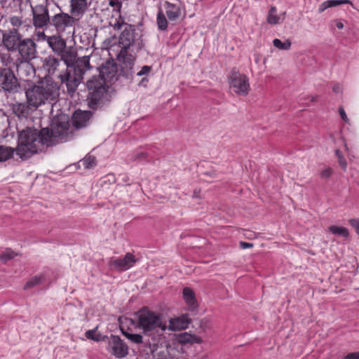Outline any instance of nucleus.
<instances>
[{
  "instance_id": "ea45409f",
  "label": "nucleus",
  "mask_w": 359,
  "mask_h": 359,
  "mask_svg": "<svg viewBox=\"0 0 359 359\" xmlns=\"http://www.w3.org/2000/svg\"><path fill=\"white\" fill-rule=\"evenodd\" d=\"M109 4L114 8V11H120L121 8V2L120 0H109Z\"/></svg>"
},
{
  "instance_id": "473e14b6",
  "label": "nucleus",
  "mask_w": 359,
  "mask_h": 359,
  "mask_svg": "<svg viewBox=\"0 0 359 359\" xmlns=\"http://www.w3.org/2000/svg\"><path fill=\"white\" fill-rule=\"evenodd\" d=\"M273 46L280 50H289L291 46V41L287 39L285 42H282L278 39H275L273 41Z\"/></svg>"
},
{
  "instance_id": "bb28decb",
  "label": "nucleus",
  "mask_w": 359,
  "mask_h": 359,
  "mask_svg": "<svg viewBox=\"0 0 359 359\" xmlns=\"http://www.w3.org/2000/svg\"><path fill=\"white\" fill-rule=\"evenodd\" d=\"M16 149L4 145H0V162H4L11 158Z\"/></svg>"
},
{
  "instance_id": "603ef678",
  "label": "nucleus",
  "mask_w": 359,
  "mask_h": 359,
  "mask_svg": "<svg viewBox=\"0 0 359 359\" xmlns=\"http://www.w3.org/2000/svg\"><path fill=\"white\" fill-rule=\"evenodd\" d=\"M113 27H114V29L118 30L122 27V25L119 22H117L116 23H115L113 25Z\"/></svg>"
},
{
  "instance_id": "2f4dec72",
  "label": "nucleus",
  "mask_w": 359,
  "mask_h": 359,
  "mask_svg": "<svg viewBox=\"0 0 359 359\" xmlns=\"http://www.w3.org/2000/svg\"><path fill=\"white\" fill-rule=\"evenodd\" d=\"M157 25L161 30H165L168 27L167 20L162 11H159L157 15Z\"/></svg>"
},
{
  "instance_id": "37998d69",
  "label": "nucleus",
  "mask_w": 359,
  "mask_h": 359,
  "mask_svg": "<svg viewBox=\"0 0 359 359\" xmlns=\"http://www.w3.org/2000/svg\"><path fill=\"white\" fill-rule=\"evenodd\" d=\"M332 172H333V170L332 168H327L321 172V174H320L321 177L329 178L331 176V175L332 174Z\"/></svg>"
},
{
  "instance_id": "c756f323",
  "label": "nucleus",
  "mask_w": 359,
  "mask_h": 359,
  "mask_svg": "<svg viewBox=\"0 0 359 359\" xmlns=\"http://www.w3.org/2000/svg\"><path fill=\"white\" fill-rule=\"evenodd\" d=\"M168 347L165 348H156L152 351L154 359H168Z\"/></svg>"
},
{
  "instance_id": "c03bdc74",
  "label": "nucleus",
  "mask_w": 359,
  "mask_h": 359,
  "mask_svg": "<svg viewBox=\"0 0 359 359\" xmlns=\"http://www.w3.org/2000/svg\"><path fill=\"white\" fill-rule=\"evenodd\" d=\"M97 328L96 327L93 330H88L85 334L86 337L89 339L93 340L94 336H95V334L97 332Z\"/></svg>"
},
{
  "instance_id": "3c124183",
  "label": "nucleus",
  "mask_w": 359,
  "mask_h": 359,
  "mask_svg": "<svg viewBox=\"0 0 359 359\" xmlns=\"http://www.w3.org/2000/svg\"><path fill=\"white\" fill-rule=\"evenodd\" d=\"M146 156H147V154L144 153V152L138 153L136 155V157H135V160L140 159V158H144Z\"/></svg>"
},
{
  "instance_id": "09e8293b",
  "label": "nucleus",
  "mask_w": 359,
  "mask_h": 359,
  "mask_svg": "<svg viewBox=\"0 0 359 359\" xmlns=\"http://www.w3.org/2000/svg\"><path fill=\"white\" fill-rule=\"evenodd\" d=\"M339 114H340L341 118L343 119V121H344L346 123L348 121V118L346 114V112H345L344 108L341 107L339 108Z\"/></svg>"
},
{
  "instance_id": "c9c22d12",
  "label": "nucleus",
  "mask_w": 359,
  "mask_h": 359,
  "mask_svg": "<svg viewBox=\"0 0 359 359\" xmlns=\"http://www.w3.org/2000/svg\"><path fill=\"white\" fill-rule=\"evenodd\" d=\"M42 276H34L32 279H30L29 281L26 283V284L24 286L25 290H27L29 288H32L36 285H39L41 283Z\"/></svg>"
},
{
  "instance_id": "49530a36",
  "label": "nucleus",
  "mask_w": 359,
  "mask_h": 359,
  "mask_svg": "<svg viewBox=\"0 0 359 359\" xmlns=\"http://www.w3.org/2000/svg\"><path fill=\"white\" fill-rule=\"evenodd\" d=\"M239 246L242 249H246V248H252L254 246V245H253V243H247V242H244V241H241L239 243Z\"/></svg>"
},
{
  "instance_id": "79ce46f5",
  "label": "nucleus",
  "mask_w": 359,
  "mask_h": 359,
  "mask_svg": "<svg viewBox=\"0 0 359 359\" xmlns=\"http://www.w3.org/2000/svg\"><path fill=\"white\" fill-rule=\"evenodd\" d=\"M10 22L15 27H20L22 25L21 19L17 16L11 18Z\"/></svg>"
},
{
  "instance_id": "7ed1b4c3",
  "label": "nucleus",
  "mask_w": 359,
  "mask_h": 359,
  "mask_svg": "<svg viewBox=\"0 0 359 359\" xmlns=\"http://www.w3.org/2000/svg\"><path fill=\"white\" fill-rule=\"evenodd\" d=\"M89 68L88 57H83L77 61L74 67H67L65 71L58 76L62 85L66 86L67 93L71 97H74L78 86L83 81V74Z\"/></svg>"
},
{
  "instance_id": "412c9836",
  "label": "nucleus",
  "mask_w": 359,
  "mask_h": 359,
  "mask_svg": "<svg viewBox=\"0 0 359 359\" xmlns=\"http://www.w3.org/2000/svg\"><path fill=\"white\" fill-rule=\"evenodd\" d=\"M61 61L53 55H48L43 60V66L49 74H54Z\"/></svg>"
},
{
  "instance_id": "b1692460",
  "label": "nucleus",
  "mask_w": 359,
  "mask_h": 359,
  "mask_svg": "<svg viewBox=\"0 0 359 359\" xmlns=\"http://www.w3.org/2000/svg\"><path fill=\"white\" fill-rule=\"evenodd\" d=\"M118 57L123 62L122 66H125L126 68H133L135 57L130 53V49L126 50V52H123V49H121L118 54Z\"/></svg>"
},
{
  "instance_id": "4468645a",
  "label": "nucleus",
  "mask_w": 359,
  "mask_h": 359,
  "mask_svg": "<svg viewBox=\"0 0 359 359\" xmlns=\"http://www.w3.org/2000/svg\"><path fill=\"white\" fill-rule=\"evenodd\" d=\"M109 346L116 358H121L128 354V346L118 336L114 334L110 336Z\"/></svg>"
},
{
  "instance_id": "0eeeda50",
  "label": "nucleus",
  "mask_w": 359,
  "mask_h": 359,
  "mask_svg": "<svg viewBox=\"0 0 359 359\" xmlns=\"http://www.w3.org/2000/svg\"><path fill=\"white\" fill-rule=\"evenodd\" d=\"M75 19L73 15L60 12L51 17L50 27H53L56 34H70L74 29Z\"/></svg>"
},
{
  "instance_id": "58836bf2",
  "label": "nucleus",
  "mask_w": 359,
  "mask_h": 359,
  "mask_svg": "<svg viewBox=\"0 0 359 359\" xmlns=\"http://www.w3.org/2000/svg\"><path fill=\"white\" fill-rule=\"evenodd\" d=\"M152 70L151 66L145 65L143 66L140 71H139L136 75L137 76H147L150 74Z\"/></svg>"
},
{
  "instance_id": "423d86ee",
  "label": "nucleus",
  "mask_w": 359,
  "mask_h": 359,
  "mask_svg": "<svg viewBox=\"0 0 359 359\" xmlns=\"http://www.w3.org/2000/svg\"><path fill=\"white\" fill-rule=\"evenodd\" d=\"M229 87L238 95L246 96L248 95L250 87L249 79L246 75L241 74L233 68L228 76Z\"/></svg>"
},
{
  "instance_id": "a18cd8bd",
  "label": "nucleus",
  "mask_w": 359,
  "mask_h": 359,
  "mask_svg": "<svg viewBox=\"0 0 359 359\" xmlns=\"http://www.w3.org/2000/svg\"><path fill=\"white\" fill-rule=\"evenodd\" d=\"M344 359H359V352H353L346 355Z\"/></svg>"
},
{
  "instance_id": "aec40b11",
  "label": "nucleus",
  "mask_w": 359,
  "mask_h": 359,
  "mask_svg": "<svg viewBox=\"0 0 359 359\" xmlns=\"http://www.w3.org/2000/svg\"><path fill=\"white\" fill-rule=\"evenodd\" d=\"M88 8L87 0H71L70 13L72 15H82Z\"/></svg>"
},
{
  "instance_id": "4c0bfd02",
  "label": "nucleus",
  "mask_w": 359,
  "mask_h": 359,
  "mask_svg": "<svg viewBox=\"0 0 359 359\" xmlns=\"http://www.w3.org/2000/svg\"><path fill=\"white\" fill-rule=\"evenodd\" d=\"M123 334L130 341L135 344H141L142 342V337L139 334H130L128 332H123Z\"/></svg>"
},
{
  "instance_id": "6e6d98bb",
  "label": "nucleus",
  "mask_w": 359,
  "mask_h": 359,
  "mask_svg": "<svg viewBox=\"0 0 359 359\" xmlns=\"http://www.w3.org/2000/svg\"><path fill=\"white\" fill-rule=\"evenodd\" d=\"M144 81H148L146 77H144L142 78V81H141V83H143Z\"/></svg>"
},
{
  "instance_id": "f03ea898",
  "label": "nucleus",
  "mask_w": 359,
  "mask_h": 359,
  "mask_svg": "<svg viewBox=\"0 0 359 359\" xmlns=\"http://www.w3.org/2000/svg\"><path fill=\"white\" fill-rule=\"evenodd\" d=\"M27 104L34 109L52 104L59 97V87L52 79H43L35 84H28L25 89Z\"/></svg>"
},
{
  "instance_id": "f704fd0d",
  "label": "nucleus",
  "mask_w": 359,
  "mask_h": 359,
  "mask_svg": "<svg viewBox=\"0 0 359 359\" xmlns=\"http://www.w3.org/2000/svg\"><path fill=\"white\" fill-rule=\"evenodd\" d=\"M17 254L15 253L11 249H6L0 255V260L6 262L8 260L13 259Z\"/></svg>"
},
{
  "instance_id": "dca6fc26",
  "label": "nucleus",
  "mask_w": 359,
  "mask_h": 359,
  "mask_svg": "<svg viewBox=\"0 0 359 359\" xmlns=\"http://www.w3.org/2000/svg\"><path fill=\"white\" fill-rule=\"evenodd\" d=\"M92 116V113L88 111H76L73 115L72 118V126L69 123V128L72 130V135H74V129H80L86 127L90 118Z\"/></svg>"
},
{
  "instance_id": "cd10ccee",
  "label": "nucleus",
  "mask_w": 359,
  "mask_h": 359,
  "mask_svg": "<svg viewBox=\"0 0 359 359\" xmlns=\"http://www.w3.org/2000/svg\"><path fill=\"white\" fill-rule=\"evenodd\" d=\"M328 230L333 234L341 236L345 238H347L349 236L348 230L343 226L332 225L328 227Z\"/></svg>"
},
{
  "instance_id": "9d476101",
  "label": "nucleus",
  "mask_w": 359,
  "mask_h": 359,
  "mask_svg": "<svg viewBox=\"0 0 359 359\" xmlns=\"http://www.w3.org/2000/svg\"><path fill=\"white\" fill-rule=\"evenodd\" d=\"M137 35L135 26L126 25L124 29L120 34L118 41L121 49H123V52H126L127 49H130L131 47L135 45Z\"/></svg>"
},
{
  "instance_id": "7c9ffc66",
  "label": "nucleus",
  "mask_w": 359,
  "mask_h": 359,
  "mask_svg": "<svg viewBox=\"0 0 359 359\" xmlns=\"http://www.w3.org/2000/svg\"><path fill=\"white\" fill-rule=\"evenodd\" d=\"M166 15L170 20H175L179 17V10L176 6L169 5L166 9Z\"/></svg>"
},
{
  "instance_id": "393cba45",
  "label": "nucleus",
  "mask_w": 359,
  "mask_h": 359,
  "mask_svg": "<svg viewBox=\"0 0 359 359\" xmlns=\"http://www.w3.org/2000/svg\"><path fill=\"white\" fill-rule=\"evenodd\" d=\"M29 107L27 103H16L13 104L12 111L13 114L19 118H25L29 114Z\"/></svg>"
},
{
  "instance_id": "8fccbe9b",
  "label": "nucleus",
  "mask_w": 359,
  "mask_h": 359,
  "mask_svg": "<svg viewBox=\"0 0 359 359\" xmlns=\"http://www.w3.org/2000/svg\"><path fill=\"white\" fill-rule=\"evenodd\" d=\"M37 36L39 37V39L43 40V41H46L47 42V39L48 38L49 36L46 35L44 32H39L37 33Z\"/></svg>"
},
{
  "instance_id": "4d7b16f0",
  "label": "nucleus",
  "mask_w": 359,
  "mask_h": 359,
  "mask_svg": "<svg viewBox=\"0 0 359 359\" xmlns=\"http://www.w3.org/2000/svg\"><path fill=\"white\" fill-rule=\"evenodd\" d=\"M338 88H339L338 87H337V88H334V89H333V90H334L335 92H337Z\"/></svg>"
},
{
  "instance_id": "6e6552de",
  "label": "nucleus",
  "mask_w": 359,
  "mask_h": 359,
  "mask_svg": "<svg viewBox=\"0 0 359 359\" xmlns=\"http://www.w3.org/2000/svg\"><path fill=\"white\" fill-rule=\"evenodd\" d=\"M32 13V23L36 29H47L50 27L51 17L47 7V1L43 4L31 6Z\"/></svg>"
},
{
  "instance_id": "de8ad7c7",
  "label": "nucleus",
  "mask_w": 359,
  "mask_h": 359,
  "mask_svg": "<svg viewBox=\"0 0 359 359\" xmlns=\"http://www.w3.org/2000/svg\"><path fill=\"white\" fill-rule=\"evenodd\" d=\"M106 339H107V336L102 335L100 333L95 334V336H94L93 341H104Z\"/></svg>"
},
{
  "instance_id": "4be33fe9",
  "label": "nucleus",
  "mask_w": 359,
  "mask_h": 359,
  "mask_svg": "<svg viewBox=\"0 0 359 359\" xmlns=\"http://www.w3.org/2000/svg\"><path fill=\"white\" fill-rule=\"evenodd\" d=\"M182 293L184 299L187 304L189 310H195L197 308L198 304L194 291L189 287H184Z\"/></svg>"
},
{
  "instance_id": "864d4df0",
  "label": "nucleus",
  "mask_w": 359,
  "mask_h": 359,
  "mask_svg": "<svg viewBox=\"0 0 359 359\" xmlns=\"http://www.w3.org/2000/svg\"><path fill=\"white\" fill-rule=\"evenodd\" d=\"M200 191L195 190L193 194V197L199 198H200Z\"/></svg>"
},
{
  "instance_id": "6ab92c4d",
  "label": "nucleus",
  "mask_w": 359,
  "mask_h": 359,
  "mask_svg": "<svg viewBox=\"0 0 359 359\" xmlns=\"http://www.w3.org/2000/svg\"><path fill=\"white\" fill-rule=\"evenodd\" d=\"M191 320L187 316L184 315L180 318L175 319H170L168 327V330L172 331L184 330L188 327V325L191 323Z\"/></svg>"
},
{
  "instance_id": "f8f14e48",
  "label": "nucleus",
  "mask_w": 359,
  "mask_h": 359,
  "mask_svg": "<svg viewBox=\"0 0 359 359\" xmlns=\"http://www.w3.org/2000/svg\"><path fill=\"white\" fill-rule=\"evenodd\" d=\"M17 51L23 60L29 61L36 57V44L29 38L23 39L18 46Z\"/></svg>"
},
{
  "instance_id": "20e7f679",
  "label": "nucleus",
  "mask_w": 359,
  "mask_h": 359,
  "mask_svg": "<svg viewBox=\"0 0 359 359\" xmlns=\"http://www.w3.org/2000/svg\"><path fill=\"white\" fill-rule=\"evenodd\" d=\"M86 85L89 91L87 100L91 109H97L109 100L108 86L102 79L94 76Z\"/></svg>"
},
{
  "instance_id": "5701e85b",
  "label": "nucleus",
  "mask_w": 359,
  "mask_h": 359,
  "mask_svg": "<svg viewBox=\"0 0 359 359\" xmlns=\"http://www.w3.org/2000/svg\"><path fill=\"white\" fill-rule=\"evenodd\" d=\"M177 341L179 343L184 344H201L202 339L195 334H191L188 332H182L177 335Z\"/></svg>"
},
{
  "instance_id": "f3484780",
  "label": "nucleus",
  "mask_w": 359,
  "mask_h": 359,
  "mask_svg": "<svg viewBox=\"0 0 359 359\" xmlns=\"http://www.w3.org/2000/svg\"><path fill=\"white\" fill-rule=\"evenodd\" d=\"M47 43L53 52L57 55V54L62 53L67 46L66 41L62 37V34H55L48 36Z\"/></svg>"
},
{
  "instance_id": "9b49d317",
  "label": "nucleus",
  "mask_w": 359,
  "mask_h": 359,
  "mask_svg": "<svg viewBox=\"0 0 359 359\" xmlns=\"http://www.w3.org/2000/svg\"><path fill=\"white\" fill-rule=\"evenodd\" d=\"M22 39V34L15 28L4 32L2 37L4 46L8 50L11 52L17 51V48Z\"/></svg>"
},
{
  "instance_id": "c85d7f7f",
  "label": "nucleus",
  "mask_w": 359,
  "mask_h": 359,
  "mask_svg": "<svg viewBox=\"0 0 359 359\" xmlns=\"http://www.w3.org/2000/svg\"><path fill=\"white\" fill-rule=\"evenodd\" d=\"M276 8L271 6L267 16V22L271 25H276L280 23V17L276 14Z\"/></svg>"
},
{
  "instance_id": "72a5a7b5",
  "label": "nucleus",
  "mask_w": 359,
  "mask_h": 359,
  "mask_svg": "<svg viewBox=\"0 0 359 359\" xmlns=\"http://www.w3.org/2000/svg\"><path fill=\"white\" fill-rule=\"evenodd\" d=\"M134 74L135 72L133 67L126 68L125 66H121V71L118 72V77L122 76L127 79H132Z\"/></svg>"
},
{
  "instance_id": "5fc2aeb1",
  "label": "nucleus",
  "mask_w": 359,
  "mask_h": 359,
  "mask_svg": "<svg viewBox=\"0 0 359 359\" xmlns=\"http://www.w3.org/2000/svg\"><path fill=\"white\" fill-rule=\"evenodd\" d=\"M336 26H337V27L339 29H343V27H344V24H343L341 22H338L336 24Z\"/></svg>"
},
{
  "instance_id": "ddd939ff",
  "label": "nucleus",
  "mask_w": 359,
  "mask_h": 359,
  "mask_svg": "<svg viewBox=\"0 0 359 359\" xmlns=\"http://www.w3.org/2000/svg\"><path fill=\"white\" fill-rule=\"evenodd\" d=\"M0 86L6 91H17L18 81L12 70L10 69H4L0 73Z\"/></svg>"
},
{
  "instance_id": "39448f33",
  "label": "nucleus",
  "mask_w": 359,
  "mask_h": 359,
  "mask_svg": "<svg viewBox=\"0 0 359 359\" xmlns=\"http://www.w3.org/2000/svg\"><path fill=\"white\" fill-rule=\"evenodd\" d=\"M137 315L138 327L143 330L145 334L151 335L155 332H158L159 330L164 332L167 329V326L162 323L160 316L152 311L143 309L139 311Z\"/></svg>"
},
{
  "instance_id": "f257e3e1",
  "label": "nucleus",
  "mask_w": 359,
  "mask_h": 359,
  "mask_svg": "<svg viewBox=\"0 0 359 359\" xmlns=\"http://www.w3.org/2000/svg\"><path fill=\"white\" fill-rule=\"evenodd\" d=\"M72 137L69 116L65 114L58 116L54 118L50 130L43 128L39 130L27 127L19 131L16 154L22 159H27L35 154L45 151L58 142H67Z\"/></svg>"
},
{
  "instance_id": "2eb2a0df",
  "label": "nucleus",
  "mask_w": 359,
  "mask_h": 359,
  "mask_svg": "<svg viewBox=\"0 0 359 359\" xmlns=\"http://www.w3.org/2000/svg\"><path fill=\"white\" fill-rule=\"evenodd\" d=\"M137 261L134 255L128 252L124 258L111 259L109 262V266L116 270L123 271L131 268Z\"/></svg>"
},
{
  "instance_id": "a878e982",
  "label": "nucleus",
  "mask_w": 359,
  "mask_h": 359,
  "mask_svg": "<svg viewBox=\"0 0 359 359\" xmlns=\"http://www.w3.org/2000/svg\"><path fill=\"white\" fill-rule=\"evenodd\" d=\"M348 4H351V1L349 0H329L324 1L320 5L318 8V13H321L329 8Z\"/></svg>"
},
{
  "instance_id": "a19ab883",
  "label": "nucleus",
  "mask_w": 359,
  "mask_h": 359,
  "mask_svg": "<svg viewBox=\"0 0 359 359\" xmlns=\"http://www.w3.org/2000/svg\"><path fill=\"white\" fill-rule=\"evenodd\" d=\"M336 154L338 156V159H339V163L340 165V166L342 168H345L346 167V161L345 160V158L342 156L341 152L339 150H337L336 151Z\"/></svg>"
},
{
  "instance_id": "a211bd4d",
  "label": "nucleus",
  "mask_w": 359,
  "mask_h": 359,
  "mask_svg": "<svg viewBox=\"0 0 359 359\" xmlns=\"http://www.w3.org/2000/svg\"><path fill=\"white\" fill-rule=\"evenodd\" d=\"M60 57V61H64L66 65V68L69 67H75L77 61L80 58H76L77 53L72 47H67L63 50L62 53L57 54Z\"/></svg>"
},
{
  "instance_id": "e433bc0d",
  "label": "nucleus",
  "mask_w": 359,
  "mask_h": 359,
  "mask_svg": "<svg viewBox=\"0 0 359 359\" xmlns=\"http://www.w3.org/2000/svg\"><path fill=\"white\" fill-rule=\"evenodd\" d=\"M96 164V159L95 156H88L83 160V165L86 168H91Z\"/></svg>"
},
{
  "instance_id": "1a4fd4ad",
  "label": "nucleus",
  "mask_w": 359,
  "mask_h": 359,
  "mask_svg": "<svg viewBox=\"0 0 359 359\" xmlns=\"http://www.w3.org/2000/svg\"><path fill=\"white\" fill-rule=\"evenodd\" d=\"M97 77L102 79L105 83H114L118 79V68L114 60H109L100 67V75Z\"/></svg>"
}]
</instances>
